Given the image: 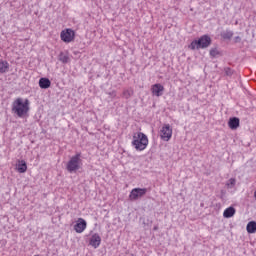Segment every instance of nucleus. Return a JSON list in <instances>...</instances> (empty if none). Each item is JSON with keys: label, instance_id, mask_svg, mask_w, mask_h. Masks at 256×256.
<instances>
[{"label": "nucleus", "instance_id": "18", "mask_svg": "<svg viewBox=\"0 0 256 256\" xmlns=\"http://www.w3.org/2000/svg\"><path fill=\"white\" fill-rule=\"evenodd\" d=\"M133 95V90L130 89V90H124L123 91V97L124 99H129V97H132Z\"/></svg>", "mask_w": 256, "mask_h": 256}, {"label": "nucleus", "instance_id": "7", "mask_svg": "<svg viewBox=\"0 0 256 256\" xmlns=\"http://www.w3.org/2000/svg\"><path fill=\"white\" fill-rule=\"evenodd\" d=\"M160 137L162 141H169L173 137V128L171 125L164 124L160 130Z\"/></svg>", "mask_w": 256, "mask_h": 256}, {"label": "nucleus", "instance_id": "22", "mask_svg": "<svg viewBox=\"0 0 256 256\" xmlns=\"http://www.w3.org/2000/svg\"><path fill=\"white\" fill-rule=\"evenodd\" d=\"M210 55L211 57H217V55H219V52L217 51V49H211Z\"/></svg>", "mask_w": 256, "mask_h": 256}, {"label": "nucleus", "instance_id": "6", "mask_svg": "<svg viewBox=\"0 0 256 256\" xmlns=\"http://www.w3.org/2000/svg\"><path fill=\"white\" fill-rule=\"evenodd\" d=\"M60 37L64 43H71L75 41V31L71 28H67L61 31Z\"/></svg>", "mask_w": 256, "mask_h": 256}, {"label": "nucleus", "instance_id": "14", "mask_svg": "<svg viewBox=\"0 0 256 256\" xmlns=\"http://www.w3.org/2000/svg\"><path fill=\"white\" fill-rule=\"evenodd\" d=\"M17 171L18 173H25L27 171V162H25V160L18 162Z\"/></svg>", "mask_w": 256, "mask_h": 256}, {"label": "nucleus", "instance_id": "1", "mask_svg": "<svg viewBox=\"0 0 256 256\" xmlns=\"http://www.w3.org/2000/svg\"><path fill=\"white\" fill-rule=\"evenodd\" d=\"M12 112L17 117L23 118L29 113V99L23 102V98H17L12 104Z\"/></svg>", "mask_w": 256, "mask_h": 256}, {"label": "nucleus", "instance_id": "4", "mask_svg": "<svg viewBox=\"0 0 256 256\" xmlns=\"http://www.w3.org/2000/svg\"><path fill=\"white\" fill-rule=\"evenodd\" d=\"M83 160H81V153H77L72 156L66 165V169L68 173H77L79 169H81V164Z\"/></svg>", "mask_w": 256, "mask_h": 256}, {"label": "nucleus", "instance_id": "24", "mask_svg": "<svg viewBox=\"0 0 256 256\" xmlns=\"http://www.w3.org/2000/svg\"><path fill=\"white\" fill-rule=\"evenodd\" d=\"M112 95H113V97H115V95H116L115 92H112Z\"/></svg>", "mask_w": 256, "mask_h": 256}, {"label": "nucleus", "instance_id": "8", "mask_svg": "<svg viewBox=\"0 0 256 256\" xmlns=\"http://www.w3.org/2000/svg\"><path fill=\"white\" fill-rule=\"evenodd\" d=\"M85 229H87V221L83 218H79L78 222L74 225V231H76V233H83Z\"/></svg>", "mask_w": 256, "mask_h": 256}, {"label": "nucleus", "instance_id": "15", "mask_svg": "<svg viewBox=\"0 0 256 256\" xmlns=\"http://www.w3.org/2000/svg\"><path fill=\"white\" fill-rule=\"evenodd\" d=\"M247 233H256V222L251 221L246 226Z\"/></svg>", "mask_w": 256, "mask_h": 256}, {"label": "nucleus", "instance_id": "23", "mask_svg": "<svg viewBox=\"0 0 256 256\" xmlns=\"http://www.w3.org/2000/svg\"><path fill=\"white\" fill-rule=\"evenodd\" d=\"M234 42L241 43V38L239 36L234 37Z\"/></svg>", "mask_w": 256, "mask_h": 256}, {"label": "nucleus", "instance_id": "19", "mask_svg": "<svg viewBox=\"0 0 256 256\" xmlns=\"http://www.w3.org/2000/svg\"><path fill=\"white\" fill-rule=\"evenodd\" d=\"M59 59H60L61 63H69V56L64 55L63 53L60 54V58Z\"/></svg>", "mask_w": 256, "mask_h": 256}, {"label": "nucleus", "instance_id": "16", "mask_svg": "<svg viewBox=\"0 0 256 256\" xmlns=\"http://www.w3.org/2000/svg\"><path fill=\"white\" fill-rule=\"evenodd\" d=\"M7 71H9V62H0V73H7Z\"/></svg>", "mask_w": 256, "mask_h": 256}, {"label": "nucleus", "instance_id": "21", "mask_svg": "<svg viewBox=\"0 0 256 256\" xmlns=\"http://www.w3.org/2000/svg\"><path fill=\"white\" fill-rule=\"evenodd\" d=\"M235 183H236L235 178H230V179L228 180L227 186H228V187H235Z\"/></svg>", "mask_w": 256, "mask_h": 256}, {"label": "nucleus", "instance_id": "10", "mask_svg": "<svg viewBox=\"0 0 256 256\" xmlns=\"http://www.w3.org/2000/svg\"><path fill=\"white\" fill-rule=\"evenodd\" d=\"M89 245L94 247V249H97V247L101 245V236H99L97 233L93 234L90 238Z\"/></svg>", "mask_w": 256, "mask_h": 256}, {"label": "nucleus", "instance_id": "9", "mask_svg": "<svg viewBox=\"0 0 256 256\" xmlns=\"http://www.w3.org/2000/svg\"><path fill=\"white\" fill-rule=\"evenodd\" d=\"M151 91L155 97H161V95H163V91H165V87L161 84H154L152 85Z\"/></svg>", "mask_w": 256, "mask_h": 256}, {"label": "nucleus", "instance_id": "2", "mask_svg": "<svg viewBox=\"0 0 256 256\" xmlns=\"http://www.w3.org/2000/svg\"><path fill=\"white\" fill-rule=\"evenodd\" d=\"M149 145V138L142 132H136L133 135L132 146L136 151H145Z\"/></svg>", "mask_w": 256, "mask_h": 256}, {"label": "nucleus", "instance_id": "12", "mask_svg": "<svg viewBox=\"0 0 256 256\" xmlns=\"http://www.w3.org/2000/svg\"><path fill=\"white\" fill-rule=\"evenodd\" d=\"M39 87L40 89H49L51 87V80L49 78H40Z\"/></svg>", "mask_w": 256, "mask_h": 256}, {"label": "nucleus", "instance_id": "11", "mask_svg": "<svg viewBox=\"0 0 256 256\" xmlns=\"http://www.w3.org/2000/svg\"><path fill=\"white\" fill-rule=\"evenodd\" d=\"M240 123H241V121L239 120L238 117H232L228 121V127H230V129H232V131H235L236 129H239Z\"/></svg>", "mask_w": 256, "mask_h": 256}, {"label": "nucleus", "instance_id": "3", "mask_svg": "<svg viewBox=\"0 0 256 256\" xmlns=\"http://www.w3.org/2000/svg\"><path fill=\"white\" fill-rule=\"evenodd\" d=\"M211 45V37L209 35H203L198 40H193L188 46V49L195 51V49H207Z\"/></svg>", "mask_w": 256, "mask_h": 256}, {"label": "nucleus", "instance_id": "25", "mask_svg": "<svg viewBox=\"0 0 256 256\" xmlns=\"http://www.w3.org/2000/svg\"><path fill=\"white\" fill-rule=\"evenodd\" d=\"M254 197H255V199H256V190H255V192H254Z\"/></svg>", "mask_w": 256, "mask_h": 256}, {"label": "nucleus", "instance_id": "5", "mask_svg": "<svg viewBox=\"0 0 256 256\" xmlns=\"http://www.w3.org/2000/svg\"><path fill=\"white\" fill-rule=\"evenodd\" d=\"M145 195H147V188H134L129 194V199L130 201H137V199H141Z\"/></svg>", "mask_w": 256, "mask_h": 256}, {"label": "nucleus", "instance_id": "17", "mask_svg": "<svg viewBox=\"0 0 256 256\" xmlns=\"http://www.w3.org/2000/svg\"><path fill=\"white\" fill-rule=\"evenodd\" d=\"M221 37L223 39H231L233 37V31L231 30H225L221 33Z\"/></svg>", "mask_w": 256, "mask_h": 256}, {"label": "nucleus", "instance_id": "13", "mask_svg": "<svg viewBox=\"0 0 256 256\" xmlns=\"http://www.w3.org/2000/svg\"><path fill=\"white\" fill-rule=\"evenodd\" d=\"M235 212L236 210L230 206L224 210L223 217H225V219H231V217L235 215Z\"/></svg>", "mask_w": 256, "mask_h": 256}, {"label": "nucleus", "instance_id": "20", "mask_svg": "<svg viewBox=\"0 0 256 256\" xmlns=\"http://www.w3.org/2000/svg\"><path fill=\"white\" fill-rule=\"evenodd\" d=\"M224 73L227 75V77H231L233 75V70L229 67L224 68Z\"/></svg>", "mask_w": 256, "mask_h": 256}]
</instances>
